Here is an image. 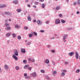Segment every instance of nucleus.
<instances>
[{
	"label": "nucleus",
	"mask_w": 80,
	"mask_h": 80,
	"mask_svg": "<svg viewBox=\"0 0 80 80\" xmlns=\"http://www.w3.org/2000/svg\"><path fill=\"white\" fill-rule=\"evenodd\" d=\"M62 72L61 73V74L62 76L63 77V76L65 75V72H67V71H66V70H62Z\"/></svg>",
	"instance_id": "f03ea898"
},
{
	"label": "nucleus",
	"mask_w": 80,
	"mask_h": 80,
	"mask_svg": "<svg viewBox=\"0 0 80 80\" xmlns=\"http://www.w3.org/2000/svg\"><path fill=\"white\" fill-rule=\"evenodd\" d=\"M27 73H25L24 74V76H27Z\"/></svg>",
	"instance_id": "8fccbe9b"
},
{
	"label": "nucleus",
	"mask_w": 80,
	"mask_h": 80,
	"mask_svg": "<svg viewBox=\"0 0 80 80\" xmlns=\"http://www.w3.org/2000/svg\"><path fill=\"white\" fill-rule=\"evenodd\" d=\"M28 60L29 61H31V58H29V59H28Z\"/></svg>",
	"instance_id": "864d4df0"
},
{
	"label": "nucleus",
	"mask_w": 80,
	"mask_h": 80,
	"mask_svg": "<svg viewBox=\"0 0 80 80\" xmlns=\"http://www.w3.org/2000/svg\"><path fill=\"white\" fill-rule=\"evenodd\" d=\"M2 8V5H0V8Z\"/></svg>",
	"instance_id": "5fc2aeb1"
},
{
	"label": "nucleus",
	"mask_w": 80,
	"mask_h": 80,
	"mask_svg": "<svg viewBox=\"0 0 80 80\" xmlns=\"http://www.w3.org/2000/svg\"><path fill=\"white\" fill-rule=\"evenodd\" d=\"M16 52L14 53V55H13L12 57L15 60H17L18 58L16 56H18V51L17 50H16L15 51Z\"/></svg>",
	"instance_id": "f257e3e1"
},
{
	"label": "nucleus",
	"mask_w": 80,
	"mask_h": 80,
	"mask_svg": "<svg viewBox=\"0 0 80 80\" xmlns=\"http://www.w3.org/2000/svg\"><path fill=\"white\" fill-rule=\"evenodd\" d=\"M79 72H80V70H79V69H77L76 71V73H79Z\"/></svg>",
	"instance_id": "412c9836"
},
{
	"label": "nucleus",
	"mask_w": 80,
	"mask_h": 80,
	"mask_svg": "<svg viewBox=\"0 0 80 80\" xmlns=\"http://www.w3.org/2000/svg\"><path fill=\"white\" fill-rule=\"evenodd\" d=\"M8 21V19L6 20V22H7Z\"/></svg>",
	"instance_id": "680f3d73"
},
{
	"label": "nucleus",
	"mask_w": 80,
	"mask_h": 80,
	"mask_svg": "<svg viewBox=\"0 0 80 80\" xmlns=\"http://www.w3.org/2000/svg\"><path fill=\"white\" fill-rule=\"evenodd\" d=\"M59 17H62V14H60L59 15Z\"/></svg>",
	"instance_id": "ea45409f"
},
{
	"label": "nucleus",
	"mask_w": 80,
	"mask_h": 80,
	"mask_svg": "<svg viewBox=\"0 0 80 80\" xmlns=\"http://www.w3.org/2000/svg\"><path fill=\"white\" fill-rule=\"evenodd\" d=\"M77 4V2H75L74 3V5H76Z\"/></svg>",
	"instance_id": "6e6d98bb"
},
{
	"label": "nucleus",
	"mask_w": 80,
	"mask_h": 80,
	"mask_svg": "<svg viewBox=\"0 0 80 80\" xmlns=\"http://www.w3.org/2000/svg\"><path fill=\"white\" fill-rule=\"evenodd\" d=\"M74 54V52H70L68 53V55L70 56V57H71V56H72V55H73Z\"/></svg>",
	"instance_id": "0eeeda50"
},
{
	"label": "nucleus",
	"mask_w": 80,
	"mask_h": 80,
	"mask_svg": "<svg viewBox=\"0 0 80 80\" xmlns=\"http://www.w3.org/2000/svg\"><path fill=\"white\" fill-rule=\"evenodd\" d=\"M52 53H54L55 52V51L54 50H52L51 51Z\"/></svg>",
	"instance_id": "c03bdc74"
},
{
	"label": "nucleus",
	"mask_w": 80,
	"mask_h": 80,
	"mask_svg": "<svg viewBox=\"0 0 80 80\" xmlns=\"http://www.w3.org/2000/svg\"><path fill=\"white\" fill-rule=\"evenodd\" d=\"M49 21H47L46 22V24H48V23H49Z\"/></svg>",
	"instance_id": "c9c22d12"
},
{
	"label": "nucleus",
	"mask_w": 80,
	"mask_h": 80,
	"mask_svg": "<svg viewBox=\"0 0 80 80\" xmlns=\"http://www.w3.org/2000/svg\"><path fill=\"white\" fill-rule=\"evenodd\" d=\"M56 73H57V71H54L53 72V75H55V74H56Z\"/></svg>",
	"instance_id": "5701e85b"
},
{
	"label": "nucleus",
	"mask_w": 80,
	"mask_h": 80,
	"mask_svg": "<svg viewBox=\"0 0 80 80\" xmlns=\"http://www.w3.org/2000/svg\"><path fill=\"white\" fill-rule=\"evenodd\" d=\"M23 63H27V61H26V60H23Z\"/></svg>",
	"instance_id": "72a5a7b5"
},
{
	"label": "nucleus",
	"mask_w": 80,
	"mask_h": 80,
	"mask_svg": "<svg viewBox=\"0 0 80 80\" xmlns=\"http://www.w3.org/2000/svg\"><path fill=\"white\" fill-rule=\"evenodd\" d=\"M2 6V8L3 7H6V5L5 4H1Z\"/></svg>",
	"instance_id": "b1692460"
},
{
	"label": "nucleus",
	"mask_w": 80,
	"mask_h": 80,
	"mask_svg": "<svg viewBox=\"0 0 80 80\" xmlns=\"http://www.w3.org/2000/svg\"><path fill=\"white\" fill-rule=\"evenodd\" d=\"M24 29H25V30H27V29H28V27H24Z\"/></svg>",
	"instance_id": "4c0bfd02"
},
{
	"label": "nucleus",
	"mask_w": 80,
	"mask_h": 80,
	"mask_svg": "<svg viewBox=\"0 0 80 80\" xmlns=\"http://www.w3.org/2000/svg\"><path fill=\"white\" fill-rule=\"evenodd\" d=\"M33 22H36V20H35V19H33Z\"/></svg>",
	"instance_id": "de8ad7c7"
},
{
	"label": "nucleus",
	"mask_w": 80,
	"mask_h": 80,
	"mask_svg": "<svg viewBox=\"0 0 80 80\" xmlns=\"http://www.w3.org/2000/svg\"><path fill=\"white\" fill-rule=\"evenodd\" d=\"M5 27H8V26H10V24L8 23H6L4 25Z\"/></svg>",
	"instance_id": "4468645a"
},
{
	"label": "nucleus",
	"mask_w": 80,
	"mask_h": 80,
	"mask_svg": "<svg viewBox=\"0 0 80 80\" xmlns=\"http://www.w3.org/2000/svg\"><path fill=\"white\" fill-rule=\"evenodd\" d=\"M67 37H68V34L63 35V40H65L67 38Z\"/></svg>",
	"instance_id": "7ed1b4c3"
},
{
	"label": "nucleus",
	"mask_w": 80,
	"mask_h": 80,
	"mask_svg": "<svg viewBox=\"0 0 80 80\" xmlns=\"http://www.w3.org/2000/svg\"><path fill=\"white\" fill-rule=\"evenodd\" d=\"M40 2H44V0H40Z\"/></svg>",
	"instance_id": "603ef678"
},
{
	"label": "nucleus",
	"mask_w": 80,
	"mask_h": 80,
	"mask_svg": "<svg viewBox=\"0 0 80 80\" xmlns=\"http://www.w3.org/2000/svg\"><path fill=\"white\" fill-rule=\"evenodd\" d=\"M31 62H35V60L34 59H33L32 60H31Z\"/></svg>",
	"instance_id": "f704fd0d"
},
{
	"label": "nucleus",
	"mask_w": 80,
	"mask_h": 80,
	"mask_svg": "<svg viewBox=\"0 0 80 80\" xmlns=\"http://www.w3.org/2000/svg\"><path fill=\"white\" fill-rule=\"evenodd\" d=\"M32 75L33 77H36L37 76V74H36V72H33Z\"/></svg>",
	"instance_id": "ddd939ff"
},
{
	"label": "nucleus",
	"mask_w": 80,
	"mask_h": 80,
	"mask_svg": "<svg viewBox=\"0 0 80 80\" xmlns=\"http://www.w3.org/2000/svg\"><path fill=\"white\" fill-rule=\"evenodd\" d=\"M9 20L10 21V22H11V20L10 19H9Z\"/></svg>",
	"instance_id": "052dcab7"
},
{
	"label": "nucleus",
	"mask_w": 80,
	"mask_h": 80,
	"mask_svg": "<svg viewBox=\"0 0 80 80\" xmlns=\"http://www.w3.org/2000/svg\"><path fill=\"white\" fill-rule=\"evenodd\" d=\"M4 68H5V69H6L7 70V69H8V66L7 65H5L4 66Z\"/></svg>",
	"instance_id": "dca6fc26"
},
{
	"label": "nucleus",
	"mask_w": 80,
	"mask_h": 80,
	"mask_svg": "<svg viewBox=\"0 0 80 80\" xmlns=\"http://www.w3.org/2000/svg\"><path fill=\"white\" fill-rule=\"evenodd\" d=\"M77 3L79 5H80V0H78V1L77 2Z\"/></svg>",
	"instance_id": "2f4dec72"
},
{
	"label": "nucleus",
	"mask_w": 80,
	"mask_h": 80,
	"mask_svg": "<svg viewBox=\"0 0 80 80\" xmlns=\"http://www.w3.org/2000/svg\"><path fill=\"white\" fill-rule=\"evenodd\" d=\"M45 77L46 79H47L48 80H49L50 79V78H49L48 76H47V75H46L45 76Z\"/></svg>",
	"instance_id": "1a4fd4ad"
},
{
	"label": "nucleus",
	"mask_w": 80,
	"mask_h": 80,
	"mask_svg": "<svg viewBox=\"0 0 80 80\" xmlns=\"http://www.w3.org/2000/svg\"><path fill=\"white\" fill-rule=\"evenodd\" d=\"M25 13H27V11H26L25 12Z\"/></svg>",
	"instance_id": "69168bd1"
},
{
	"label": "nucleus",
	"mask_w": 80,
	"mask_h": 80,
	"mask_svg": "<svg viewBox=\"0 0 80 80\" xmlns=\"http://www.w3.org/2000/svg\"><path fill=\"white\" fill-rule=\"evenodd\" d=\"M31 33V34H29V37H32V35H33V32H32Z\"/></svg>",
	"instance_id": "9d476101"
},
{
	"label": "nucleus",
	"mask_w": 80,
	"mask_h": 80,
	"mask_svg": "<svg viewBox=\"0 0 80 80\" xmlns=\"http://www.w3.org/2000/svg\"><path fill=\"white\" fill-rule=\"evenodd\" d=\"M40 31V32H44V31H43V30H41Z\"/></svg>",
	"instance_id": "3c124183"
},
{
	"label": "nucleus",
	"mask_w": 80,
	"mask_h": 80,
	"mask_svg": "<svg viewBox=\"0 0 80 80\" xmlns=\"http://www.w3.org/2000/svg\"><path fill=\"white\" fill-rule=\"evenodd\" d=\"M77 80H80V78H78Z\"/></svg>",
	"instance_id": "e2e57ef3"
},
{
	"label": "nucleus",
	"mask_w": 80,
	"mask_h": 80,
	"mask_svg": "<svg viewBox=\"0 0 80 80\" xmlns=\"http://www.w3.org/2000/svg\"><path fill=\"white\" fill-rule=\"evenodd\" d=\"M59 38V37H57V38Z\"/></svg>",
	"instance_id": "0e129e2a"
},
{
	"label": "nucleus",
	"mask_w": 80,
	"mask_h": 80,
	"mask_svg": "<svg viewBox=\"0 0 80 80\" xmlns=\"http://www.w3.org/2000/svg\"><path fill=\"white\" fill-rule=\"evenodd\" d=\"M33 7H34V8H36V6H35V5L33 6Z\"/></svg>",
	"instance_id": "4d7b16f0"
},
{
	"label": "nucleus",
	"mask_w": 80,
	"mask_h": 80,
	"mask_svg": "<svg viewBox=\"0 0 80 80\" xmlns=\"http://www.w3.org/2000/svg\"><path fill=\"white\" fill-rule=\"evenodd\" d=\"M33 33H34V35H35V36H37V33L36 32H34Z\"/></svg>",
	"instance_id": "473e14b6"
},
{
	"label": "nucleus",
	"mask_w": 80,
	"mask_h": 80,
	"mask_svg": "<svg viewBox=\"0 0 80 80\" xmlns=\"http://www.w3.org/2000/svg\"><path fill=\"white\" fill-rule=\"evenodd\" d=\"M28 69L29 70H32V68H31V67L28 68Z\"/></svg>",
	"instance_id": "58836bf2"
},
{
	"label": "nucleus",
	"mask_w": 80,
	"mask_h": 80,
	"mask_svg": "<svg viewBox=\"0 0 80 80\" xmlns=\"http://www.w3.org/2000/svg\"><path fill=\"white\" fill-rule=\"evenodd\" d=\"M28 7H30V5L29 4L28 5Z\"/></svg>",
	"instance_id": "13d9d810"
},
{
	"label": "nucleus",
	"mask_w": 80,
	"mask_h": 80,
	"mask_svg": "<svg viewBox=\"0 0 80 80\" xmlns=\"http://www.w3.org/2000/svg\"><path fill=\"white\" fill-rule=\"evenodd\" d=\"M11 34V33H8L6 35V37H9L10 35Z\"/></svg>",
	"instance_id": "a878e982"
},
{
	"label": "nucleus",
	"mask_w": 80,
	"mask_h": 80,
	"mask_svg": "<svg viewBox=\"0 0 80 80\" xmlns=\"http://www.w3.org/2000/svg\"><path fill=\"white\" fill-rule=\"evenodd\" d=\"M55 38V37H53L51 38V39H54Z\"/></svg>",
	"instance_id": "a18cd8bd"
},
{
	"label": "nucleus",
	"mask_w": 80,
	"mask_h": 80,
	"mask_svg": "<svg viewBox=\"0 0 80 80\" xmlns=\"http://www.w3.org/2000/svg\"><path fill=\"white\" fill-rule=\"evenodd\" d=\"M69 0H66V2H68Z\"/></svg>",
	"instance_id": "774afa93"
},
{
	"label": "nucleus",
	"mask_w": 80,
	"mask_h": 80,
	"mask_svg": "<svg viewBox=\"0 0 80 80\" xmlns=\"http://www.w3.org/2000/svg\"><path fill=\"white\" fill-rule=\"evenodd\" d=\"M77 14H78V13H79V12H77Z\"/></svg>",
	"instance_id": "bf43d9fd"
},
{
	"label": "nucleus",
	"mask_w": 80,
	"mask_h": 80,
	"mask_svg": "<svg viewBox=\"0 0 80 80\" xmlns=\"http://www.w3.org/2000/svg\"><path fill=\"white\" fill-rule=\"evenodd\" d=\"M71 29H72V28H67V30H71Z\"/></svg>",
	"instance_id": "37998d69"
},
{
	"label": "nucleus",
	"mask_w": 80,
	"mask_h": 80,
	"mask_svg": "<svg viewBox=\"0 0 80 80\" xmlns=\"http://www.w3.org/2000/svg\"><path fill=\"white\" fill-rule=\"evenodd\" d=\"M12 2L15 4H17V3L18 2V1L17 0H15L13 1Z\"/></svg>",
	"instance_id": "9b49d317"
},
{
	"label": "nucleus",
	"mask_w": 80,
	"mask_h": 80,
	"mask_svg": "<svg viewBox=\"0 0 80 80\" xmlns=\"http://www.w3.org/2000/svg\"><path fill=\"white\" fill-rule=\"evenodd\" d=\"M47 47L48 48H50V46L49 45H48Z\"/></svg>",
	"instance_id": "a19ab883"
},
{
	"label": "nucleus",
	"mask_w": 80,
	"mask_h": 80,
	"mask_svg": "<svg viewBox=\"0 0 80 80\" xmlns=\"http://www.w3.org/2000/svg\"><path fill=\"white\" fill-rule=\"evenodd\" d=\"M42 23L40 20H38L37 21V23L38 25H41V24Z\"/></svg>",
	"instance_id": "39448f33"
},
{
	"label": "nucleus",
	"mask_w": 80,
	"mask_h": 80,
	"mask_svg": "<svg viewBox=\"0 0 80 80\" xmlns=\"http://www.w3.org/2000/svg\"><path fill=\"white\" fill-rule=\"evenodd\" d=\"M28 20L29 21H30V20H31V17L30 16H28Z\"/></svg>",
	"instance_id": "2eb2a0df"
},
{
	"label": "nucleus",
	"mask_w": 80,
	"mask_h": 80,
	"mask_svg": "<svg viewBox=\"0 0 80 80\" xmlns=\"http://www.w3.org/2000/svg\"><path fill=\"white\" fill-rule=\"evenodd\" d=\"M45 62L46 63H49V60L48 59H47L46 60Z\"/></svg>",
	"instance_id": "6ab92c4d"
},
{
	"label": "nucleus",
	"mask_w": 80,
	"mask_h": 80,
	"mask_svg": "<svg viewBox=\"0 0 80 80\" xmlns=\"http://www.w3.org/2000/svg\"><path fill=\"white\" fill-rule=\"evenodd\" d=\"M15 28H19L20 26L17 25L15 26Z\"/></svg>",
	"instance_id": "c756f323"
},
{
	"label": "nucleus",
	"mask_w": 80,
	"mask_h": 80,
	"mask_svg": "<svg viewBox=\"0 0 80 80\" xmlns=\"http://www.w3.org/2000/svg\"><path fill=\"white\" fill-rule=\"evenodd\" d=\"M18 38L19 40H20V39H21V36H18Z\"/></svg>",
	"instance_id": "c85d7f7f"
},
{
	"label": "nucleus",
	"mask_w": 80,
	"mask_h": 80,
	"mask_svg": "<svg viewBox=\"0 0 80 80\" xmlns=\"http://www.w3.org/2000/svg\"><path fill=\"white\" fill-rule=\"evenodd\" d=\"M17 11L18 12H21V9H17Z\"/></svg>",
	"instance_id": "cd10ccee"
},
{
	"label": "nucleus",
	"mask_w": 80,
	"mask_h": 80,
	"mask_svg": "<svg viewBox=\"0 0 80 80\" xmlns=\"http://www.w3.org/2000/svg\"><path fill=\"white\" fill-rule=\"evenodd\" d=\"M60 20L58 19H57L55 21V22H56V24H60Z\"/></svg>",
	"instance_id": "423d86ee"
},
{
	"label": "nucleus",
	"mask_w": 80,
	"mask_h": 80,
	"mask_svg": "<svg viewBox=\"0 0 80 80\" xmlns=\"http://www.w3.org/2000/svg\"><path fill=\"white\" fill-rule=\"evenodd\" d=\"M61 21L62 23H65V22H66V21L65 20H63L62 19L61 20Z\"/></svg>",
	"instance_id": "a211bd4d"
},
{
	"label": "nucleus",
	"mask_w": 80,
	"mask_h": 80,
	"mask_svg": "<svg viewBox=\"0 0 80 80\" xmlns=\"http://www.w3.org/2000/svg\"><path fill=\"white\" fill-rule=\"evenodd\" d=\"M5 15H10V13L8 12H5Z\"/></svg>",
	"instance_id": "f3484780"
},
{
	"label": "nucleus",
	"mask_w": 80,
	"mask_h": 80,
	"mask_svg": "<svg viewBox=\"0 0 80 80\" xmlns=\"http://www.w3.org/2000/svg\"><path fill=\"white\" fill-rule=\"evenodd\" d=\"M28 67H29V65H26L24 66V68H25V69H26V68H28Z\"/></svg>",
	"instance_id": "aec40b11"
},
{
	"label": "nucleus",
	"mask_w": 80,
	"mask_h": 80,
	"mask_svg": "<svg viewBox=\"0 0 80 80\" xmlns=\"http://www.w3.org/2000/svg\"><path fill=\"white\" fill-rule=\"evenodd\" d=\"M13 35L14 37H16V35L15 34H13Z\"/></svg>",
	"instance_id": "79ce46f5"
},
{
	"label": "nucleus",
	"mask_w": 80,
	"mask_h": 80,
	"mask_svg": "<svg viewBox=\"0 0 80 80\" xmlns=\"http://www.w3.org/2000/svg\"><path fill=\"white\" fill-rule=\"evenodd\" d=\"M41 72H42V73H45V70H44L43 69H42L41 70Z\"/></svg>",
	"instance_id": "393cba45"
},
{
	"label": "nucleus",
	"mask_w": 80,
	"mask_h": 80,
	"mask_svg": "<svg viewBox=\"0 0 80 80\" xmlns=\"http://www.w3.org/2000/svg\"><path fill=\"white\" fill-rule=\"evenodd\" d=\"M29 0H25V2H26V3H27V2H28V1H29Z\"/></svg>",
	"instance_id": "09e8293b"
},
{
	"label": "nucleus",
	"mask_w": 80,
	"mask_h": 80,
	"mask_svg": "<svg viewBox=\"0 0 80 80\" xmlns=\"http://www.w3.org/2000/svg\"><path fill=\"white\" fill-rule=\"evenodd\" d=\"M64 62H65V63L66 64H68V62H67L65 61Z\"/></svg>",
	"instance_id": "49530a36"
},
{
	"label": "nucleus",
	"mask_w": 80,
	"mask_h": 80,
	"mask_svg": "<svg viewBox=\"0 0 80 80\" xmlns=\"http://www.w3.org/2000/svg\"><path fill=\"white\" fill-rule=\"evenodd\" d=\"M75 54L76 55L75 57L76 59L77 60V59H78V52H75Z\"/></svg>",
	"instance_id": "20e7f679"
},
{
	"label": "nucleus",
	"mask_w": 80,
	"mask_h": 80,
	"mask_svg": "<svg viewBox=\"0 0 80 80\" xmlns=\"http://www.w3.org/2000/svg\"><path fill=\"white\" fill-rule=\"evenodd\" d=\"M15 68L17 70H19V67L18 66H16Z\"/></svg>",
	"instance_id": "4be33fe9"
},
{
	"label": "nucleus",
	"mask_w": 80,
	"mask_h": 80,
	"mask_svg": "<svg viewBox=\"0 0 80 80\" xmlns=\"http://www.w3.org/2000/svg\"><path fill=\"white\" fill-rule=\"evenodd\" d=\"M36 4H38V2H36Z\"/></svg>",
	"instance_id": "338daca9"
},
{
	"label": "nucleus",
	"mask_w": 80,
	"mask_h": 80,
	"mask_svg": "<svg viewBox=\"0 0 80 80\" xmlns=\"http://www.w3.org/2000/svg\"><path fill=\"white\" fill-rule=\"evenodd\" d=\"M10 29H11L10 27H7L5 28L6 30H10Z\"/></svg>",
	"instance_id": "f8f14e48"
},
{
	"label": "nucleus",
	"mask_w": 80,
	"mask_h": 80,
	"mask_svg": "<svg viewBox=\"0 0 80 80\" xmlns=\"http://www.w3.org/2000/svg\"><path fill=\"white\" fill-rule=\"evenodd\" d=\"M42 8H45V4H43L42 6Z\"/></svg>",
	"instance_id": "e433bc0d"
},
{
	"label": "nucleus",
	"mask_w": 80,
	"mask_h": 80,
	"mask_svg": "<svg viewBox=\"0 0 80 80\" xmlns=\"http://www.w3.org/2000/svg\"><path fill=\"white\" fill-rule=\"evenodd\" d=\"M21 52L22 53H25V50L23 48H22L21 49Z\"/></svg>",
	"instance_id": "6e6552de"
},
{
	"label": "nucleus",
	"mask_w": 80,
	"mask_h": 80,
	"mask_svg": "<svg viewBox=\"0 0 80 80\" xmlns=\"http://www.w3.org/2000/svg\"><path fill=\"white\" fill-rule=\"evenodd\" d=\"M31 43V42H28L27 43V45H30Z\"/></svg>",
	"instance_id": "7c9ffc66"
},
{
	"label": "nucleus",
	"mask_w": 80,
	"mask_h": 80,
	"mask_svg": "<svg viewBox=\"0 0 80 80\" xmlns=\"http://www.w3.org/2000/svg\"><path fill=\"white\" fill-rule=\"evenodd\" d=\"M60 6H58L57 7H56V10H58V9L60 8Z\"/></svg>",
	"instance_id": "bb28decb"
}]
</instances>
